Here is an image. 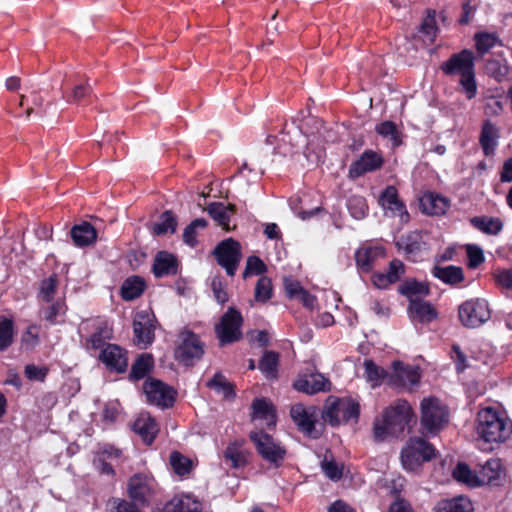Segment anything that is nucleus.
I'll return each mask as SVG.
<instances>
[{"label": "nucleus", "instance_id": "obj_9", "mask_svg": "<svg viewBox=\"0 0 512 512\" xmlns=\"http://www.w3.org/2000/svg\"><path fill=\"white\" fill-rule=\"evenodd\" d=\"M242 322L241 314L233 307H230L215 326V332L220 345L233 343L241 338Z\"/></svg>", "mask_w": 512, "mask_h": 512}, {"label": "nucleus", "instance_id": "obj_13", "mask_svg": "<svg viewBox=\"0 0 512 512\" xmlns=\"http://www.w3.org/2000/svg\"><path fill=\"white\" fill-rule=\"evenodd\" d=\"M213 254L227 274L234 276L242 256L240 243L232 238L225 239L215 247Z\"/></svg>", "mask_w": 512, "mask_h": 512}, {"label": "nucleus", "instance_id": "obj_44", "mask_svg": "<svg viewBox=\"0 0 512 512\" xmlns=\"http://www.w3.org/2000/svg\"><path fill=\"white\" fill-rule=\"evenodd\" d=\"M364 368L365 378L373 388L379 386L387 376V372L383 368L377 366L372 360H365Z\"/></svg>", "mask_w": 512, "mask_h": 512}, {"label": "nucleus", "instance_id": "obj_22", "mask_svg": "<svg viewBox=\"0 0 512 512\" xmlns=\"http://www.w3.org/2000/svg\"><path fill=\"white\" fill-rule=\"evenodd\" d=\"M67 307L62 299L40 303L39 317L49 325H57L63 322Z\"/></svg>", "mask_w": 512, "mask_h": 512}, {"label": "nucleus", "instance_id": "obj_43", "mask_svg": "<svg viewBox=\"0 0 512 512\" xmlns=\"http://www.w3.org/2000/svg\"><path fill=\"white\" fill-rule=\"evenodd\" d=\"M397 246L407 256H414L421 250L422 242L420 236L416 233H411L407 236L401 237L397 241Z\"/></svg>", "mask_w": 512, "mask_h": 512}, {"label": "nucleus", "instance_id": "obj_27", "mask_svg": "<svg viewBox=\"0 0 512 512\" xmlns=\"http://www.w3.org/2000/svg\"><path fill=\"white\" fill-rule=\"evenodd\" d=\"M206 210L219 226L226 231L230 230V218L235 213V206L233 204L225 205L221 202H212L207 206Z\"/></svg>", "mask_w": 512, "mask_h": 512}, {"label": "nucleus", "instance_id": "obj_28", "mask_svg": "<svg viewBox=\"0 0 512 512\" xmlns=\"http://www.w3.org/2000/svg\"><path fill=\"white\" fill-rule=\"evenodd\" d=\"M153 272L156 277L175 275L177 273V259L174 255L161 251L154 260Z\"/></svg>", "mask_w": 512, "mask_h": 512}, {"label": "nucleus", "instance_id": "obj_4", "mask_svg": "<svg viewBox=\"0 0 512 512\" xmlns=\"http://www.w3.org/2000/svg\"><path fill=\"white\" fill-rule=\"evenodd\" d=\"M448 423V411L440 400L434 397L421 402V425L425 434L435 435Z\"/></svg>", "mask_w": 512, "mask_h": 512}, {"label": "nucleus", "instance_id": "obj_21", "mask_svg": "<svg viewBox=\"0 0 512 512\" xmlns=\"http://www.w3.org/2000/svg\"><path fill=\"white\" fill-rule=\"evenodd\" d=\"M502 465L499 459H489L477 472L478 486L499 485L502 480Z\"/></svg>", "mask_w": 512, "mask_h": 512}, {"label": "nucleus", "instance_id": "obj_61", "mask_svg": "<svg viewBox=\"0 0 512 512\" xmlns=\"http://www.w3.org/2000/svg\"><path fill=\"white\" fill-rule=\"evenodd\" d=\"M404 272V264L400 260L394 259L390 262L386 274L392 283H396L404 274Z\"/></svg>", "mask_w": 512, "mask_h": 512}, {"label": "nucleus", "instance_id": "obj_19", "mask_svg": "<svg viewBox=\"0 0 512 512\" xmlns=\"http://www.w3.org/2000/svg\"><path fill=\"white\" fill-rule=\"evenodd\" d=\"M133 330L135 340L138 345L146 348L154 340V324L153 320L147 312H139L133 322Z\"/></svg>", "mask_w": 512, "mask_h": 512}, {"label": "nucleus", "instance_id": "obj_34", "mask_svg": "<svg viewBox=\"0 0 512 512\" xmlns=\"http://www.w3.org/2000/svg\"><path fill=\"white\" fill-rule=\"evenodd\" d=\"M435 512H473V506L466 497H457L438 503Z\"/></svg>", "mask_w": 512, "mask_h": 512}, {"label": "nucleus", "instance_id": "obj_62", "mask_svg": "<svg viewBox=\"0 0 512 512\" xmlns=\"http://www.w3.org/2000/svg\"><path fill=\"white\" fill-rule=\"evenodd\" d=\"M467 255H468V266L470 268H476L479 264L484 261V256L482 250L475 245L467 246Z\"/></svg>", "mask_w": 512, "mask_h": 512}, {"label": "nucleus", "instance_id": "obj_49", "mask_svg": "<svg viewBox=\"0 0 512 512\" xmlns=\"http://www.w3.org/2000/svg\"><path fill=\"white\" fill-rule=\"evenodd\" d=\"M453 477L459 481L470 486H478L477 473H474L470 468L464 464L459 463L453 470Z\"/></svg>", "mask_w": 512, "mask_h": 512}, {"label": "nucleus", "instance_id": "obj_38", "mask_svg": "<svg viewBox=\"0 0 512 512\" xmlns=\"http://www.w3.org/2000/svg\"><path fill=\"white\" fill-rule=\"evenodd\" d=\"M498 138L497 128L490 122H485L482 127L480 143L486 155L490 154L496 146Z\"/></svg>", "mask_w": 512, "mask_h": 512}, {"label": "nucleus", "instance_id": "obj_23", "mask_svg": "<svg viewBox=\"0 0 512 512\" xmlns=\"http://www.w3.org/2000/svg\"><path fill=\"white\" fill-rule=\"evenodd\" d=\"M133 430L146 444L150 445L159 432V425L150 414L141 413L133 423Z\"/></svg>", "mask_w": 512, "mask_h": 512}, {"label": "nucleus", "instance_id": "obj_55", "mask_svg": "<svg viewBox=\"0 0 512 512\" xmlns=\"http://www.w3.org/2000/svg\"><path fill=\"white\" fill-rule=\"evenodd\" d=\"M321 467L325 475L333 481H337L342 477L343 468L334 460L325 459L321 463Z\"/></svg>", "mask_w": 512, "mask_h": 512}, {"label": "nucleus", "instance_id": "obj_25", "mask_svg": "<svg viewBox=\"0 0 512 512\" xmlns=\"http://www.w3.org/2000/svg\"><path fill=\"white\" fill-rule=\"evenodd\" d=\"M163 512H202V503L190 494L179 495L165 505Z\"/></svg>", "mask_w": 512, "mask_h": 512}, {"label": "nucleus", "instance_id": "obj_48", "mask_svg": "<svg viewBox=\"0 0 512 512\" xmlns=\"http://www.w3.org/2000/svg\"><path fill=\"white\" fill-rule=\"evenodd\" d=\"M170 464L173 471L180 476L189 474L192 469V461L179 452L171 453Z\"/></svg>", "mask_w": 512, "mask_h": 512}, {"label": "nucleus", "instance_id": "obj_6", "mask_svg": "<svg viewBox=\"0 0 512 512\" xmlns=\"http://www.w3.org/2000/svg\"><path fill=\"white\" fill-rule=\"evenodd\" d=\"M490 317L491 312L488 302L481 298L466 300L458 308L459 321L469 329L482 326Z\"/></svg>", "mask_w": 512, "mask_h": 512}, {"label": "nucleus", "instance_id": "obj_63", "mask_svg": "<svg viewBox=\"0 0 512 512\" xmlns=\"http://www.w3.org/2000/svg\"><path fill=\"white\" fill-rule=\"evenodd\" d=\"M48 369L46 367H38L33 364L26 365L25 375L32 381H44L47 376Z\"/></svg>", "mask_w": 512, "mask_h": 512}, {"label": "nucleus", "instance_id": "obj_26", "mask_svg": "<svg viewBox=\"0 0 512 512\" xmlns=\"http://www.w3.org/2000/svg\"><path fill=\"white\" fill-rule=\"evenodd\" d=\"M408 312L413 321L430 323L437 317L436 310L432 305L420 299H411Z\"/></svg>", "mask_w": 512, "mask_h": 512}, {"label": "nucleus", "instance_id": "obj_59", "mask_svg": "<svg viewBox=\"0 0 512 512\" xmlns=\"http://www.w3.org/2000/svg\"><path fill=\"white\" fill-rule=\"evenodd\" d=\"M22 343L26 349H32L39 343V327L31 325L22 336Z\"/></svg>", "mask_w": 512, "mask_h": 512}, {"label": "nucleus", "instance_id": "obj_45", "mask_svg": "<svg viewBox=\"0 0 512 512\" xmlns=\"http://www.w3.org/2000/svg\"><path fill=\"white\" fill-rule=\"evenodd\" d=\"M177 221L171 211H165L160 216V221L153 224V233L156 235H163L168 232L174 233L176 231Z\"/></svg>", "mask_w": 512, "mask_h": 512}, {"label": "nucleus", "instance_id": "obj_64", "mask_svg": "<svg viewBox=\"0 0 512 512\" xmlns=\"http://www.w3.org/2000/svg\"><path fill=\"white\" fill-rule=\"evenodd\" d=\"M134 502L129 503L125 500L114 499L111 502L110 512H139Z\"/></svg>", "mask_w": 512, "mask_h": 512}, {"label": "nucleus", "instance_id": "obj_53", "mask_svg": "<svg viewBox=\"0 0 512 512\" xmlns=\"http://www.w3.org/2000/svg\"><path fill=\"white\" fill-rule=\"evenodd\" d=\"M348 209L355 219H362L366 216L368 207L366 201L361 196H353L348 201Z\"/></svg>", "mask_w": 512, "mask_h": 512}, {"label": "nucleus", "instance_id": "obj_2", "mask_svg": "<svg viewBox=\"0 0 512 512\" xmlns=\"http://www.w3.org/2000/svg\"><path fill=\"white\" fill-rule=\"evenodd\" d=\"M413 417L410 404L398 399L388 406L374 421V438L382 441L389 436H398L403 433Z\"/></svg>", "mask_w": 512, "mask_h": 512}, {"label": "nucleus", "instance_id": "obj_18", "mask_svg": "<svg viewBox=\"0 0 512 512\" xmlns=\"http://www.w3.org/2000/svg\"><path fill=\"white\" fill-rule=\"evenodd\" d=\"M106 367L114 372L122 373L128 366L126 351L116 344H107L99 355Z\"/></svg>", "mask_w": 512, "mask_h": 512}, {"label": "nucleus", "instance_id": "obj_41", "mask_svg": "<svg viewBox=\"0 0 512 512\" xmlns=\"http://www.w3.org/2000/svg\"><path fill=\"white\" fill-rule=\"evenodd\" d=\"M379 253L380 251L377 248H360L355 254L357 266L362 271L368 272Z\"/></svg>", "mask_w": 512, "mask_h": 512}, {"label": "nucleus", "instance_id": "obj_36", "mask_svg": "<svg viewBox=\"0 0 512 512\" xmlns=\"http://www.w3.org/2000/svg\"><path fill=\"white\" fill-rule=\"evenodd\" d=\"M375 131L383 138L391 142L392 147H397L401 144V133L397 126L392 121H384L375 126Z\"/></svg>", "mask_w": 512, "mask_h": 512}, {"label": "nucleus", "instance_id": "obj_3", "mask_svg": "<svg viewBox=\"0 0 512 512\" xmlns=\"http://www.w3.org/2000/svg\"><path fill=\"white\" fill-rule=\"evenodd\" d=\"M442 70L447 75H459V83L467 98L472 99L475 97L477 86L475 82L474 55L472 51L464 49L457 54H453L442 64Z\"/></svg>", "mask_w": 512, "mask_h": 512}, {"label": "nucleus", "instance_id": "obj_46", "mask_svg": "<svg viewBox=\"0 0 512 512\" xmlns=\"http://www.w3.org/2000/svg\"><path fill=\"white\" fill-rule=\"evenodd\" d=\"M207 385L216 392L223 394L225 398L229 399L235 396L233 385L221 373H216Z\"/></svg>", "mask_w": 512, "mask_h": 512}, {"label": "nucleus", "instance_id": "obj_50", "mask_svg": "<svg viewBox=\"0 0 512 512\" xmlns=\"http://www.w3.org/2000/svg\"><path fill=\"white\" fill-rule=\"evenodd\" d=\"M13 321L0 318V351L7 349L13 341Z\"/></svg>", "mask_w": 512, "mask_h": 512}, {"label": "nucleus", "instance_id": "obj_32", "mask_svg": "<svg viewBox=\"0 0 512 512\" xmlns=\"http://www.w3.org/2000/svg\"><path fill=\"white\" fill-rule=\"evenodd\" d=\"M144 289L145 282L141 277H129L122 284L121 296L124 300L131 301L141 296V294L144 292Z\"/></svg>", "mask_w": 512, "mask_h": 512}, {"label": "nucleus", "instance_id": "obj_33", "mask_svg": "<svg viewBox=\"0 0 512 512\" xmlns=\"http://www.w3.org/2000/svg\"><path fill=\"white\" fill-rule=\"evenodd\" d=\"M470 223L474 228L490 235H497L503 228L501 220L495 217L476 216L470 219Z\"/></svg>", "mask_w": 512, "mask_h": 512}, {"label": "nucleus", "instance_id": "obj_7", "mask_svg": "<svg viewBox=\"0 0 512 512\" xmlns=\"http://www.w3.org/2000/svg\"><path fill=\"white\" fill-rule=\"evenodd\" d=\"M250 439L254 443L257 452L266 462L275 468L282 465L286 456V449L280 442L262 431L252 432Z\"/></svg>", "mask_w": 512, "mask_h": 512}, {"label": "nucleus", "instance_id": "obj_42", "mask_svg": "<svg viewBox=\"0 0 512 512\" xmlns=\"http://www.w3.org/2000/svg\"><path fill=\"white\" fill-rule=\"evenodd\" d=\"M58 287L56 275L44 279L40 283L38 299L40 303L51 302L54 299Z\"/></svg>", "mask_w": 512, "mask_h": 512}, {"label": "nucleus", "instance_id": "obj_1", "mask_svg": "<svg viewBox=\"0 0 512 512\" xmlns=\"http://www.w3.org/2000/svg\"><path fill=\"white\" fill-rule=\"evenodd\" d=\"M476 433L480 441L490 445L483 449L492 450V445H499L510 438L512 421L504 412L485 407L477 413Z\"/></svg>", "mask_w": 512, "mask_h": 512}, {"label": "nucleus", "instance_id": "obj_17", "mask_svg": "<svg viewBox=\"0 0 512 512\" xmlns=\"http://www.w3.org/2000/svg\"><path fill=\"white\" fill-rule=\"evenodd\" d=\"M90 326L93 327L95 331L86 339L85 347L88 350H102L107 345L105 340L111 338L112 330L106 321H93L92 323H82L79 327V332L88 331Z\"/></svg>", "mask_w": 512, "mask_h": 512}, {"label": "nucleus", "instance_id": "obj_31", "mask_svg": "<svg viewBox=\"0 0 512 512\" xmlns=\"http://www.w3.org/2000/svg\"><path fill=\"white\" fill-rule=\"evenodd\" d=\"M434 277L449 285H456L464 280L461 267L449 265L445 267L435 266L432 270Z\"/></svg>", "mask_w": 512, "mask_h": 512}, {"label": "nucleus", "instance_id": "obj_8", "mask_svg": "<svg viewBox=\"0 0 512 512\" xmlns=\"http://www.w3.org/2000/svg\"><path fill=\"white\" fill-rule=\"evenodd\" d=\"M359 412L360 406L358 402L351 398H340L327 404L322 413V418L325 422L334 426L342 422L357 420Z\"/></svg>", "mask_w": 512, "mask_h": 512}, {"label": "nucleus", "instance_id": "obj_60", "mask_svg": "<svg viewBox=\"0 0 512 512\" xmlns=\"http://www.w3.org/2000/svg\"><path fill=\"white\" fill-rule=\"evenodd\" d=\"M91 93H92V87L88 83L79 84L73 88V90L71 92V96L69 97L68 100L70 102L78 103L82 99L89 97Z\"/></svg>", "mask_w": 512, "mask_h": 512}, {"label": "nucleus", "instance_id": "obj_20", "mask_svg": "<svg viewBox=\"0 0 512 512\" xmlns=\"http://www.w3.org/2000/svg\"><path fill=\"white\" fill-rule=\"evenodd\" d=\"M297 391L312 395L329 390L330 382L320 373L297 378L293 384Z\"/></svg>", "mask_w": 512, "mask_h": 512}, {"label": "nucleus", "instance_id": "obj_12", "mask_svg": "<svg viewBox=\"0 0 512 512\" xmlns=\"http://www.w3.org/2000/svg\"><path fill=\"white\" fill-rule=\"evenodd\" d=\"M180 343L175 349V357L186 366L194 364L204 354V345L199 337L190 332L184 331L179 335Z\"/></svg>", "mask_w": 512, "mask_h": 512}, {"label": "nucleus", "instance_id": "obj_24", "mask_svg": "<svg viewBox=\"0 0 512 512\" xmlns=\"http://www.w3.org/2000/svg\"><path fill=\"white\" fill-rule=\"evenodd\" d=\"M449 200L439 194L425 193L420 198V207L428 215H443L449 208Z\"/></svg>", "mask_w": 512, "mask_h": 512}, {"label": "nucleus", "instance_id": "obj_58", "mask_svg": "<svg viewBox=\"0 0 512 512\" xmlns=\"http://www.w3.org/2000/svg\"><path fill=\"white\" fill-rule=\"evenodd\" d=\"M494 279L499 287L512 291V269H497Z\"/></svg>", "mask_w": 512, "mask_h": 512}, {"label": "nucleus", "instance_id": "obj_10", "mask_svg": "<svg viewBox=\"0 0 512 512\" xmlns=\"http://www.w3.org/2000/svg\"><path fill=\"white\" fill-rule=\"evenodd\" d=\"M127 491L132 501L139 506L148 505L154 497L156 483L153 477L137 473L130 477Z\"/></svg>", "mask_w": 512, "mask_h": 512}, {"label": "nucleus", "instance_id": "obj_37", "mask_svg": "<svg viewBox=\"0 0 512 512\" xmlns=\"http://www.w3.org/2000/svg\"><path fill=\"white\" fill-rule=\"evenodd\" d=\"M253 418L263 419L268 425L275 423V415L273 412L272 405L265 399H256L252 404Z\"/></svg>", "mask_w": 512, "mask_h": 512}, {"label": "nucleus", "instance_id": "obj_57", "mask_svg": "<svg viewBox=\"0 0 512 512\" xmlns=\"http://www.w3.org/2000/svg\"><path fill=\"white\" fill-rule=\"evenodd\" d=\"M265 271L264 262L257 256H250L246 262V268L243 273V277L247 278L248 276L254 274L259 275Z\"/></svg>", "mask_w": 512, "mask_h": 512}, {"label": "nucleus", "instance_id": "obj_47", "mask_svg": "<svg viewBox=\"0 0 512 512\" xmlns=\"http://www.w3.org/2000/svg\"><path fill=\"white\" fill-rule=\"evenodd\" d=\"M401 294L411 299H418V296H425L429 293V288L426 284L417 282L415 280L406 281L400 287Z\"/></svg>", "mask_w": 512, "mask_h": 512}, {"label": "nucleus", "instance_id": "obj_11", "mask_svg": "<svg viewBox=\"0 0 512 512\" xmlns=\"http://www.w3.org/2000/svg\"><path fill=\"white\" fill-rule=\"evenodd\" d=\"M290 415L298 429L312 438H318L320 432L316 429L319 420V411L313 406H306L302 403L293 405L290 409Z\"/></svg>", "mask_w": 512, "mask_h": 512}, {"label": "nucleus", "instance_id": "obj_16", "mask_svg": "<svg viewBox=\"0 0 512 512\" xmlns=\"http://www.w3.org/2000/svg\"><path fill=\"white\" fill-rule=\"evenodd\" d=\"M384 163L383 156L380 152L374 150H365L360 157L349 167V176L357 178L366 173L373 172L382 167Z\"/></svg>", "mask_w": 512, "mask_h": 512}, {"label": "nucleus", "instance_id": "obj_52", "mask_svg": "<svg viewBox=\"0 0 512 512\" xmlns=\"http://www.w3.org/2000/svg\"><path fill=\"white\" fill-rule=\"evenodd\" d=\"M207 226V221L204 218H197L194 221H192L183 232V240L184 242L194 247L197 243L196 240V230L197 229H204Z\"/></svg>", "mask_w": 512, "mask_h": 512}, {"label": "nucleus", "instance_id": "obj_40", "mask_svg": "<svg viewBox=\"0 0 512 512\" xmlns=\"http://www.w3.org/2000/svg\"><path fill=\"white\" fill-rule=\"evenodd\" d=\"M279 363V355L274 351H267L261 358L258 368L267 378H275Z\"/></svg>", "mask_w": 512, "mask_h": 512}, {"label": "nucleus", "instance_id": "obj_54", "mask_svg": "<svg viewBox=\"0 0 512 512\" xmlns=\"http://www.w3.org/2000/svg\"><path fill=\"white\" fill-rule=\"evenodd\" d=\"M272 293L271 281L267 277H261L255 287V299L266 302L270 299Z\"/></svg>", "mask_w": 512, "mask_h": 512}, {"label": "nucleus", "instance_id": "obj_35", "mask_svg": "<svg viewBox=\"0 0 512 512\" xmlns=\"http://www.w3.org/2000/svg\"><path fill=\"white\" fill-rule=\"evenodd\" d=\"M153 357L150 354H141L133 363L130 378L140 380L144 378L153 368Z\"/></svg>", "mask_w": 512, "mask_h": 512}, {"label": "nucleus", "instance_id": "obj_5", "mask_svg": "<svg viewBox=\"0 0 512 512\" xmlns=\"http://www.w3.org/2000/svg\"><path fill=\"white\" fill-rule=\"evenodd\" d=\"M435 456L434 447L423 438H412L401 452L402 465L406 470L415 471L425 461Z\"/></svg>", "mask_w": 512, "mask_h": 512}, {"label": "nucleus", "instance_id": "obj_15", "mask_svg": "<svg viewBox=\"0 0 512 512\" xmlns=\"http://www.w3.org/2000/svg\"><path fill=\"white\" fill-rule=\"evenodd\" d=\"M147 401L166 408L174 402V391L159 380H147L143 386Z\"/></svg>", "mask_w": 512, "mask_h": 512}, {"label": "nucleus", "instance_id": "obj_29", "mask_svg": "<svg viewBox=\"0 0 512 512\" xmlns=\"http://www.w3.org/2000/svg\"><path fill=\"white\" fill-rule=\"evenodd\" d=\"M70 234L75 245L79 247L94 243L97 237L95 228L88 222L75 225Z\"/></svg>", "mask_w": 512, "mask_h": 512}, {"label": "nucleus", "instance_id": "obj_30", "mask_svg": "<svg viewBox=\"0 0 512 512\" xmlns=\"http://www.w3.org/2000/svg\"><path fill=\"white\" fill-rule=\"evenodd\" d=\"M393 370L392 378H395L403 386L415 385L420 380V374L415 367L394 362Z\"/></svg>", "mask_w": 512, "mask_h": 512}, {"label": "nucleus", "instance_id": "obj_39", "mask_svg": "<svg viewBox=\"0 0 512 512\" xmlns=\"http://www.w3.org/2000/svg\"><path fill=\"white\" fill-rule=\"evenodd\" d=\"M224 459L230 462L232 468H240L246 464V456L237 442L231 443L224 451Z\"/></svg>", "mask_w": 512, "mask_h": 512}, {"label": "nucleus", "instance_id": "obj_51", "mask_svg": "<svg viewBox=\"0 0 512 512\" xmlns=\"http://www.w3.org/2000/svg\"><path fill=\"white\" fill-rule=\"evenodd\" d=\"M496 45H500V41L495 34H475V46L479 54L487 53Z\"/></svg>", "mask_w": 512, "mask_h": 512}, {"label": "nucleus", "instance_id": "obj_56", "mask_svg": "<svg viewBox=\"0 0 512 512\" xmlns=\"http://www.w3.org/2000/svg\"><path fill=\"white\" fill-rule=\"evenodd\" d=\"M393 15L399 19H406L410 16L412 8L410 0H390Z\"/></svg>", "mask_w": 512, "mask_h": 512}, {"label": "nucleus", "instance_id": "obj_14", "mask_svg": "<svg viewBox=\"0 0 512 512\" xmlns=\"http://www.w3.org/2000/svg\"><path fill=\"white\" fill-rule=\"evenodd\" d=\"M379 204L383 208L386 216L392 218L398 217L403 224L409 221V213L404 203L399 199L397 189L394 186L385 188L379 197Z\"/></svg>", "mask_w": 512, "mask_h": 512}]
</instances>
